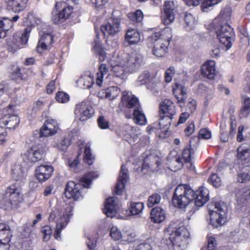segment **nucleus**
<instances>
[{
  "label": "nucleus",
  "instance_id": "obj_1",
  "mask_svg": "<svg viewBox=\"0 0 250 250\" xmlns=\"http://www.w3.org/2000/svg\"><path fill=\"white\" fill-rule=\"evenodd\" d=\"M143 56L139 54L132 53L130 55L125 53L115 52L110 59L108 64L102 63L99 67V72L97 74L96 84L99 86L105 79V75L109 72V66L113 75L116 77L122 78L125 73H133L140 67Z\"/></svg>",
  "mask_w": 250,
  "mask_h": 250
},
{
  "label": "nucleus",
  "instance_id": "obj_2",
  "mask_svg": "<svg viewBox=\"0 0 250 250\" xmlns=\"http://www.w3.org/2000/svg\"><path fill=\"white\" fill-rule=\"evenodd\" d=\"M208 190L205 187H200L194 192L188 185H179L175 190L172 202L175 207L183 209L191 204L200 207L208 200Z\"/></svg>",
  "mask_w": 250,
  "mask_h": 250
},
{
  "label": "nucleus",
  "instance_id": "obj_3",
  "mask_svg": "<svg viewBox=\"0 0 250 250\" xmlns=\"http://www.w3.org/2000/svg\"><path fill=\"white\" fill-rule=\"evenodd\" d=\"M73 207L67 204L62 200H57L55 206L50 213L49 221L55 222V230L54 233L55 238L61 239V231L65 229L73 215Z\"/></svg>",
  "mask_w": 250,
  "mask_h": 250
},
{
  "label": "nucleus",
  "instance_id": "obj_4",
  "mask_svg": "<svg viewBox=\"0 0 250 250\" xmlns=\"http://www.w3.org/2000/svg\"><path fill=\"white\" fill-rule=\"evenodd\" d=\"M164 232L166 235H169L170 243L168 249L164 248L163 250H170V247L173 250H184L187 248L190 233L182 221L172 222Z\"/></svg>",
  "mask_w": 250,
  "mask_h": 250
},
{
  "label": "nucleus",
  "instance_id": "obj_5",
  "mask_svg": "<svg viewBox=\"0 0 250 250\" xmlns=\"http://www.w3.org/2000/svg\"><path fill=\"white\" fill-rule=\"evenodd\" d=\"M99 176L97 171H91L86 173L83 177L80 183H75L73 181L68 182L65 187V194L69 199L77 201L83 198V188H88L90 187L92 181Z\"/></svg>",
  "mask_w": 250,
  "mask_h": 250
},
{
  "label": "nucleus",
  "instance_id": "obj_6",
  "mask_svg": "<svg viewBox=\"0 0 250 250\" xmlns=\"http://www.w3.org/2000/svg\"><path fill=\"white\" fill-rule=\"evenodd\" d=\"M208 208L210 224L214 228H218L224 225L226 221L228 210L226 205L224 202L220 201L214 204L213 208H211V205Z\"/></svg>",
  "mask_w": 250,
  "mask_h": 250
},
{
  "label": "nucleus",
  "instance_id": "obj_7",
  "mask_svg": "<svg viewBox=\"0 0 250 250\" xmlns=\"http://www.w3.org/2000/svg\"><path fill=\"white\" fill-rule=\"evenodd\" d=\"M20 122L16 115L15 106L9 105L6 107L0 106V127L15 128Z\"/></svg>",
  "mask_w": 250,
  "mask_h": 250
},
{
  "label": "nucleus",
  "instance_id": "obj_8",
  "mask_svg": "<svg viewBox=\"0 0 250 250\" xmlns=\"http://www.w3.org/2000/svg\"><path fill=\"white\" fill-rule=\"evenodd\" d=\"M213 26L220 42L224 45L227 50L230 49L235 40V34L232 28L228 24Z\"/></svg>",
  "mask_w": 250,
  "mask_h": 250
},
{
  "label": "nucleus",
  "instance_id": "obj_9",
  "mask_svg": "<svg viewBox=\"0 0 250 250\" xmlns=\"http://www.w3.org/2000/svg\"><path fill=\"white\" fill-rule=\"evenodd\" d=\"M73 9V7L65 1L57 2L55 9L52 12L53 21L56 23L63 21L72 13Z\"/></svg>",
  "mask_w": 250,
  "mask_h": 250
},
{
  "label": "nucleus",
  "instance_id": "obj_10",
  "mask_svg": "<svg viewBox=\"0 0 250 250\" xmlns=\"http://www.w3.org/2000/svg\"><path fill=\"white\" fill-rule=\"evenodd\" d=\"M160 112L161 119L164 120L165 123V121L167 122L165 125L167 126V128H168L171 124L174 116L176 113L174 103L169 100L165 99L160 104Z\"/></svg>",
  "mask_w": 250,
  "mask_h": 250
},
{
  "label": "nucleus",
  "instance_id": "obj_11",
  "mask_svg": "<svg viewBox=\"0 0 250 250\" xmlns=\"http://www.w3.org/2000/svg\"><path fill=\"white\" fill-rule=\"evenodd\" d=\"M22 200V195L21 189L16 187L15 185L9 186L4 194L2 202L4 205L9 207L10 206L16 207Z\"/></svg>",
  "mask_w": 250,
  "mask_h": 250
},
{
  "label": "nucleus",
  "instance_id": "obj_12",
  "mask_svg": "<svg viewBox=\"0 0 250 250\" xmlns=\"http://www.w3.org/2000/svg\"><path fill=\"white\" fill-rule=\"evenodd\" d=\"M45 150L43 146L39 147L32 146L21 155V158L23 161L31 166L32 163L40 160L44 155Z\"/></svg>",
  "mask_w": 250,
  "mask_h": 250
},
{
  "label": "nucleus",
  "instance_id": "obj_13",
  "mask_svg": "<svg viewBox=\"0 0 250 250\" xmlns=\"http://www.w3.org/2000/svg\"><path fill=\"white\" fill-rule=\"evenodd\" d=\"M94 113V109L89 104L82 102L76 105L75 115L81 121H85L90 118Z\"/></svg>",
  "mask_w": 250,
  "mask_h": 250
},
{
  "label": "nucleus",
  "instance_id": "obj_14",
  "mask_svg": "<svg viewBox=\"0 0 250 250\" xmlns=\"http://www.w3.org/2000/svg\"><path fill=\"white\" fill-rule=\"evenodd\" d=\"M237 163L234 166L235 169H240L241 166L250 167V147L241 146L237 149Z\"/></svg>",
  "mask_w": 250,
  "mask_h": 250
},
{
  "label": "nucleus",
  "instance_id": "obj_15",
  "mask_svg": "<svg viewBox=\"0 0 250 250\" xmlns=\"http://www.w3.org/2000/svg\"><path fill=\"white\" fill-rule=\"evenodd\" d=\"M120 22L118 19H110L101 27L102 32L104 37H112L120 30Z\"/></svg>",
  "mask_w": 250,
  "mask_h": 250
},
{
  "label": "nucleus",
  "instance_id": "obj_16",
  "mask_svg": "<svg viewBox=\"0 0 250 250\" xmlns=\"http://www.w3.org/2000/svg\"><path fill=\"white\" fill-rule=\"evenodd\" d=\"M121 133L124 139L133 145L141 134V130L138 127L125 125L122 127Z\"/></svg>",
  "mask_w": 250,
  "mask_h": 250
},
{
  "label": "nucleus",
  "instance_id": "obj_17",
  "mask_svg": "<svg viewBox=\"0 0 250 250\" xmlns=\"http://www.w3.org/2000/svg\"><path fill=\"white\" fill-rule=\"evenodd\" d=\"M59 129V125L55 120L47 119L41 128L40 135L44 137L52 136L57 134Z\"/></svg>",
  "mask_w": 250,
  "mask_h": 250
},
{
  "label": "nucleus",
  "instance_id": "obj_18",
  "mask_svg": "<svg viewBox=\"0 0 250 250\" xmlns=\"http://www.w3.org/2000/svg\"><path fill=\"white\" fill-rule=\"evenodd\" d=\"M104 212L108 217L116 216L120 208V204L118 199L116 197L108 198L104 203Z\"/></svg>",
  "mask_w": 250,
  "mask_h": 250
},
{
  "label": "nucleus",
  "instance_id": "obj_19",
  "mask_svg": "<svg viewBox=\"0 0 250 250\" xmlns=\"http://www.w3.org/2000/svg\"><path fill=\"white\" fill-rule=\"evenodd\" d=\"M54 168L51 165H41L38 166L35 170V178L39 183H42L51 177Z\"/></svg>",
  "mask_w": 250,
  "mask_h": 250
},
{
  "label": "nucleus",
  "instance_id": "obj_20",
  "mask_svg": "<svg viewBox=\"0 0 250 250\" xmlns=\"http://www.w3.org/2000/svg\"><path fill=\"white\" fill-rule=\"evenodd\" d=\"M25 19V22H26L27 26H35L36 24H39L40 22V19L35 17L32 13H29ZM30 31L31 28L30 27L27 26L25 29L24 32L22 34L20 40L18 41V42H20L21 45H23L27 43Z\"/></svg>",
  "mask_w": 250,
  "mask_h": 250
},
{
  "label": "nucleus",
  "instance_id": "obj_21",
  "mask_svg": "<svg viewBox=\"0 0 250 250\" xmlns=\"http://www.w3.org/2000/svg\"><path fill=\"white\" fill-rule=\"evenodd\" d=\"M173 92L180 107H184L187 96V89L183 83L176 82L173 87Z\"/></svg>",
  "mask_w": 250,
  "mask_h": 250
},
{
  "label": "nucleus",
  "instance_id": "obj_22",
  "mask_svg": "<svg viewBox=\"0 0 250 250\" xmlns=\"http://www.w3.org/2000/svg\"><path fill=\"white\" fill-rule=\"evenodd\" d=\"M19 161L12 166V173L13 177L18 180L23 178L27 171L29 164L25 161Z\"/></svg>",
  "mask_w": 250,
  "mask_h": 250
},
{
  "label": "nucleus",
  "instance_id": "obj_23",
  "mask_svg": "<svg viewBox=\"0 0 250 250\" xmlns=\"http://www.w3.org/2000/svg\"><path fill=\"white\" fill-rule=\"evenodd\" d=\"M184 164L188 168H191L192 166L191 151L189 148H185L182 152V157H178L174 163H176V168L173 170L180 169Z\"/></svg>",
  "mask_w": 250,
  "mask_h": 250
},
{
  "label": "nucleus",
  "instance_id": "obj_24",
  "mask_svg": "<svg viewBox=\"0 0 250 250\" xmlns=\"http://www.w3.org/2000/svg\"><path fill=\"white\" fill-rule=\"evenodd\" d=\"M40 36L36 49L38 52L42 53L50 48L53 42V36L51 33L48 32H44L42 34H40Z\"/></svg>",
  "mask_w": 250,
  "mask_h": 250
},
{
  "label": "nucleus",
  "instance_id": "obj_25",
  "mask_svg": "<svg viewBox=\"0 0 250 250\" xmlns=\"http://www.w3.org/2000/svg\"><path fill=\"white\" fill-rule=\"evenodd\" d=\"M128 170L125 165H122L118 178V183L114 189L117 195H121L125 189V183L127 182L128 175Z\"/></svg>",
  "mask_w": 250,
  "mask_h": 250
},
{
  "label": "nucleus",
  "instance_id": "obj_26",
  "mask_svg": "<svg viewBox=\"0 0 250 250\" xmlns=\"http://www.w3.org/2000/svg\"><path fill=\"white\" fill-rule=\"evenodd\" d=\"M171 37V30L168 27H166L161 31L153 33L149 37L148 40L155 45L160 42V40H169Z\"/></svg>",
  "mask_w": 250,
  "mask_h": 250
},
{
  "label": "nucleus",
  "instance_id": "obj_27",
  "mask_svg": "<svg viewBox=\"0 0 250 250\" xmlns=\"http://www.w3.org/2000/svg\"><path fill=\"white\" fill-rule=\"evenodd\" d=\"M120 92L121 90L118 87L112 86L108 87L106 89H102L100 91L97 96L102 99H107L109 100H113L119 96Z\"/></svg>",
  "mask_w": 250,
  "mask_h": 250
},
{
  "label": "nucleus",
  "instance_id": "obj_28",
  "mask_svg": "<svg viewBox=\"0 0 250 250\" xmlns=\"http://www.w3.org/2000/svg\"><path fill=\"white\" fill-rule=\"evenodd\" d=\"M28 0H5L8 9L15 13H19L24 10Z\"/></svg>",
  "mask_w": 250,
  "mask_h": 250
},
{
  "label": "nucleus",
  "instance_id": "obj_29",
  "mask_svg": "<svg viewBox=\"0 0 250 250\" xmlns=\"http://www.w3.org/2000/svg\"><path fill=\"white\" fill-rule=\"evenodd\" d=\"M94 83V75L90 72H85L76 82L77 86L83 89L91 88Z\"/></svg>",
  "mask_w": 250,
  "mask_h": 250
},
{
  "label": "nucleus",
  "instance_id": "obj_30",
  "mask_svg": "<svg viewBox=\"0 0 250 250\" xmlns=\"http://www.w3.org/2000/svg\"><path fill=\"white\" fill-rule=\"evenodd\" d=\"M122 103L129 108H137L140 107L137 98L129 91H124L122 93Z\"/></svg>",
  "mask_w": 250,
  "mask_h": 250
},
{
  "label": "nucleus",
  "instance_id": "obj_31",
  "mask_svg": "<svg viewBox=\"0 0 250 250\" xmlns=\"http://www.w3.org/2000/svg\"><path fill=\"white\" fill-rule=\"evenodd\" d=\"M231 15V9L229 7H226L222 9L219 16L216 17L212 22L213 25L219 24H229L230 21Z\"/></svg>",
  "mask_w": 250,
  "mask_h": 250
},
{
  "label": "nucleus",
  "instance_id": "obj_32",
  "mask_svg": "<svg viewBox=\"0 0 250 250\" xmlns=\"http://www.w3.org/2000/svg\"><path fill=\"white\" fill-rule=\"evenodd\" d=\"M201 72L204 77L209 79H213L216 75L215 62L214 61H208L202 66Z\"/></svg>",
  "mask_w": 250,
  "mask_h": 250
},
{
  "label": "nucleus",
  "instance_id": "obj_33",
  "mask_svg": "<svg viewBox=\"0 0 250 250\" xmlns=\"http://www.w3.org/2000/svg\"><path fill=\"white\" fill-rule=\"evenodd\" d=\"M12 237V231L6 223L0 221V242L10 243Z\"/></svg>",
  "mask_w": 250,
  "mask_h": 250
},
{
  "label": "nucleus",
  "instance_id": "obj_34",
  "mask_svg": "<svg viewBox=\"0 0 250 250\" xmlns=\"http://www.w3.org/2000/svg\"><path fill=\"white\" fill-rule=\"evenodd\" d=\"M235 197L238 205L245 204L247 201L250 199V188L246 187L236 189Z\"/></svg>",
  "mask_w": 250,
  "mask_h": 250
},
{
  "label": "nucleus",
  "instance_id": "obj_35",
  "mask_svg": "<svg viewBox=\"0 0 250 250\" xmlns=\"http://www.w3.org/2000/svg\"><path fill=\"white\" fill-rule=\"evenodd\" d=\"M141 35L135 28H129L126 32L125 41L130 45L137 44L141 41Z\"/></svg>",
  "mask_w": 250,
  "mask_h": 250
},
{
  "label": "nucleus",
  "instance_id": "obj_36",
  "mask_svg": "<svg viewBox=\"0 0 250 250\" xmlns=\"http://www.w3.org/2000/svg\"><path fill=\"white\" fill-rule=\"evenodd\" d=\"M151 221L154 223H161L165 221L166 217L165 210L161 207L153 208L150 212Z\"/></svg>",
  "mask_w": 250,
  "mask_h": 250
},
{
  "label": "nucleus",
  "instance_id": "obj_37",
  "mask_svg": "<svg viewBox=\"0 0 250 250\" xmlns=\"http://www.w3.org/2000/svg\"><path fill=\"white\" fill-rule=\"evenodd\" d=\"M169 40H160V42L156 43L153 47V54L158 57L164 56L169 44Z\"/></svg>",
  "mask_w": 250,
  "mask_h": 250
},
{
  "label": "nucleus",
  "instance_id": "obj_38",
  "mask_svg": "<svg viewBox=\"0 0 250 250\" xmlns=\"http://www.w3.org/2000/svg\"><path fill=\"white\" fill-rule=\"evenodd\" d=\"M134 122L138 125H146L147 120L141 107L135 108L133 112Z\"/></svg>",
  "mask_w": 250,
  "mask_h": 250
},
{
  "label": "nucleus",
  "instance_id": "obj_39",
  "mask_svg": "<svg viewBox=\"0 0 250 250\" xmlns=\"http://www.w3.org/2000/svg\"><path fill=\"white\" fill-rule=\"evenodd\" d=\"M165 125H166V124L164 123V120L160 119V122H155L148 125L146 128V132L150 134L152 133H159V130L162 128L166 131L168 128H167V126Z\"/></svg>",
  "mask_w": 250,
  "mask_h": 250
},
{
  "label": "nucleus",
  "instance_id": "obj_40",
  "mask_svg": "<svg viewBox=\"0 0 250 250\" xmlns=\"http://www.w3.org/2000/svg\"><path fill=\"white\" fill-rule=\"evenodd\" d=\"M11 20L7 18H0V38L6 36V31H8L12 27Z\"/></svg>",
  "mask_w": 250,
  "mask_h": 250
},
{
  "label": "nucleus",
  "instance_id": "obj_41",
  "mask_svg": "<svg viewBox=\"0 0 250 250\" xmlns=\"http://www.w3.org/2000/svg\"><path fill=\"white\" fill-rule=\"evenodd\" d=\"M238 172L237 180L240 183H244L250 180V170L249 167L241 166L240 169H235Z\"/></svg>",
  "mask_w": 250,
  "mask_h": 250
},
{
  "label": "nucleus",
  "instance_id": "obj_42",
  "mask_svg": "<svg viewBox=\"0 0 250 250\" xmlns=\"http://www.w3.org/2000/svg\"><path fill=\"white\" fill-rule=\"evenodd\" d=\"M197 23L196 18L191 13H186L184 17V26L187 30H190L194 28Z\"/></svg>",
  "mask_w": 250,
  "mask_h": 250
},
{
  "label": "nucleus",
  "instance_id": "obj_43",
  "mask_svg": "<svg viewBox=\"0 0 250 250\" xmlns=\"http://www.w3.org/2000/svg\"><path fill=\"white\" fill-rule=\"evenodd\" d=\"M144 208V205L142 202H131L128 206V209L131 215H136L140 214Z\"/></svg>",
  "mask_w": 250,
  "mask_h": 250
},
{
  "label": "nucleus",
  "instance_id": "obj_44",
  "mask_svg": "<svg viewBox=\"0 0 250 250\" xmlns=\"http://www.w3.org/2000/svg\"><path fill=\"white\" fill-rule=\"evenodd\" d=\"M20 42L15 37H13L7 41V49L9 52L14 53L18 50L21 47Z\"/></svg>",
  "mask_w": 250,
  "mask_h": 250
},
{
  "label": "nucleus",
  "instance_id": "obj_45",
  "mask_svg": "<svg viewBox=\"0 0 250 250\" xmlns=\"http://www.w3.org/2000/svg\"><path fill=\"white\" fill-rule=\"evenodd\" d=\"M176 12H163L162 15V22L165 25L172 23L175 18Z\"/></svg>",
  "mask_w": 250,
  "mask_h": 250
},
{
  "label": "nucleus",
  "instance_id": "obj_46",
  "mask_svg": "<svg viewBox=\"0 0 250 250\" xmlns=\"http://www.w3.org/2000/svg\"><path fill=\"white\" fill-rule=\"evenodd\" d=\"M93 46L94 48L96 50L98 53L100 61L101 62L105 61L106 58H107L106 56V53L101 48V42L98 40V38L95 40Z\"/></svg>",
  "mask_w": 250,
  "mask_h": 250
},
{
  "label": "nucleus",
  "instance_id": "obj_47",
  "mask_svg": "<svg viewBox=\"0 0 250 250\" xmlns=\"http://www.w3.org/2000/svg\"><path fill=\"white\" fill-rule=\"evenodd\" d=\"M110 236L114 241H118L123 238V234L119 228L116 226H112L110 229Z\"/></svg>",
  "mask_w": 250,
  "mask_h": 250
},
{
  "label": "nucleus",
  "instance_id": "obj_48",
  "mask_svg": "<svg viewBox=\"0 0 250 250\" xmlns=\"http://www.w3.org/2000/svg\"><path fill=\"white\" fill-rule=\"evenodd\" d=\"M135 237V233L130 227H125L123 229V238L124 241L130 242Z\"/></svg>",
  "mask_w": 250,
  "mask_h": 250
},
{
  "label": "nucleus",
  "instance_id": "obj_49",
  "mask_svg": "<svg viewBox=\"0 0 250 250\" xmlns=\"http://www.w3.org/2000/svg\"><path fill=\"white\" fill-rule=\"evenodd\" d=\"M70 145V141L66 138H62L55 142L54 146L60 151H65Z\"/></svg>",
  "mask_w": 250,
  "mask_h": 250
},
{
  "label": "nucleus",
  "instance_id": "obj_50",
  "mask_svg": "<svg viewBox=\"0 0 250 250\" xmlns=\"http://www.w3.org/2000/svg\"><path fill=\"white\" fill-rule=\"evenodd\" d=\"M161 200V196L157 193H154L150 196L147 201V206L148 208H152L158 204Z\"/></svg>",
  "mask_w": 250,
  "mask_h": 250
},
{
  "label": "nucleus",
  "instance_id": "obj_51",
  "mask_svg": "<svg viewBox=\"0 0 250 250\" xmlns=\"http://www.w3.org/2000/svg\"><path fill=\"white\" fill-rule=\"evenodd\" d=\"M223 0H204L202 3V9L203 11L207 12L210 8L220 3Z\"/></svg>",
  "mask_w": 250,
  "mask_h": 250
},
{
  "label": "nucleus",
  "instance_id": "obj_52",
  "mask_svg": "<svg viewBox=\"0 0 250 250\" xmlns=\"http://www.w3.org/2000/svg\"><path fill=\"white\" fill-rule=\"evenodd\" d=\"M244 104V106L240 112L241 117H247L250 114V98H245Z\"/></svg>",
  "mask_w": 250,
  "mask_h": 250
},
{
  "label": "nucleus",
  "instance_id": "obj_53",
  "mask_svg": "<svg viewBox=\"0 0 250 250\" xmlns=\"http://www.w3.org/2000/svg\"><path fill=\"white\" fill-rule=\"evenodd\" d=\"M128 17L131 21H136V22H140L143 19V14L141 10H138L134 13H129Z\"/></svg>",
  "mask_w": 250,
  "mask_h": 250
},
{
  "label": "nucleus",
  "instance_id": "obj_54",
  "mask_svg": "<svg viewBox=\"0 0 250 250\" xmlns=\"http://www.w3.org/2000/svg\"><path fill=\"white\" fill-rule=\"evenodd\" d=\"M150 77V74L148 71H145L138 78L136 82L137 86L146 84Z\"/></svg>",
  "mask_w": 250,
  "mask_h": 250
},
{
  "label": "nucleus",
  "instance_id": "obj_55",
  "mask_svg": "<svg viewBox=\"0 0 250 250\" xmlns=\"http://www.w3.org/2000/svg\"><path fill=\"white\" fill-rule=\"evenodd\" d=\"M34 233L32 229L25 225L23 227V230L21 231V235L22 238H29L31 240L33 238Z\"/></svg>",
  "mask_w": 250,
  "mask_h": 250
},
{
  "label": "nucleus",
  "instance_id": "obj_56",
  "mask_svg": "<svg viewBox=\"0 0 250 250\" xmlns=\"http://www.w3.org/2000/svg\"><path fill=\"white\" fill-rule=\"evenodd\" d=\"M198 92L208 99L211 98L212 93V90L204 84H200L199 86Z\"/></svg>",
  "mask_w": 250,
  "mask_h": 250
},
{
  "label": "nucleus",
  "instance_id": "obj_57",
  "mask_svg": "<svg viewBox=\"0 0 250 250\" xmlns=\"http://www.w3.org/2000/svg\"><path fill=\"white\" fill-rule=\"evenodd\" d=\"M208 182L215 188H219L222 185L221 179L216 174H212L208 178Z\"/></svg>",
  "mask_w": 250,
  "mask_h": 250
},
{
  "label": "nucleus",
  "instance_id": "obj_58",
  "mask_svg": "<svg viewBox=\"0 0 250 250\" xmlns=\"http://www.w3.org/2000/svg\"><path fill=\"white\" fill-rule=\"evenodd\" d=\"M41 232L43 234V241L47 242L50 239L52 232L51 227L45 226L42 228Z\"/></svg>",
  "mask_w": 250,
  "mask_h": 250
},
{
  "label": "nucleus",
  "instance_id": "obj_59",
  "mask_svg": "<svg viewBox=\"0 0 250 250\" xmlns=\"http://www.w3.org/2000/svg\"><path fill=\"white\" fill-rule=\"evenodd\" d=\"M56 100L60 103H66L69 101V96L67 93L61 91L58 92L56 96Z\"/></svg>",
  "mask_w": 250,
  "mask_h": 250
},
{
  "label": "nucleus",
  "instance_id": "obj_60",
  "mask_svg": "<svg viewBox=\"0 0 250 250\" xmlns=\"http://www.w3.org/2000/svg\"><path fill=\"white\" fill-rule=\"evenodd\" d=\"M83 160L84 161L89 165H91L93 163V157L91 153V150L88 146H86L85 147Z\"/></svg>",
  "mask_w": 250,
  "mask_h": 250
},
{
  "label": "nucleus",
  "instance_id": "obj_61",
  "mask_svg": "<svg viewBox=\"0 0 250 250\" xmlns=\"http://www.w3.org/2000/svg\"><path fill=\"white\" fill-rule=\"evenodd\" d=\"M91 3L93 7L98 10L103 9L106 3L107 0H90Z\"/></svg>",
  "mask_w": 250,
  "mask_h": 250
},
{
  "label": "nucleus",
  "instance_id": "obj_62",
  "mask_svg": "<svg viewBox=\"0 0 250 250\" xmlns=\"http://www.w3.org/2000/svg\"><path fill=\"white\" fill-rule=\"evenodd\" d=\"M97 122L100 128L105 129L109 128V122L104 116H100L97 120Z\"/></svg>",
  "mask_w": 250,
  "mask_h": 250
},
{
  "label": "nucleus",
  "instance_id": "obj_63",
  "mask_svg": "<svg viewBox=\"0 0 250 250\" xmlns=\"http://www.w3.org/2000/svg\"><path fill=\"white\" fill-rule=\"evenodd\" d=\"M42 105L43 103L42 101H38L33 104L32 107L29 108L28 109V114H30L31 115H34L35 113L41 108Z\"/></svg>",
  "mask_w": 250,
  "mask_h": 250
},
{
  "label": "nucleus",
  "instance_id": "obj_64",
  "mask_svg": "<svg viewBox=\"0 0 250 250\" xmlns=\"http://www.w3.org/2000/svg\"><path fill=\"white\" fill-rule=\"evenodd\" d=\"M163 12H176L174 2L170 0L166 1L164 5Z\"/></svg>",
  "mask_w": 250,
  "mask_h": 250
}]
</instances>
